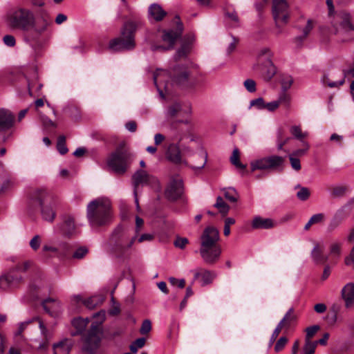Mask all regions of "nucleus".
Returning a JSON list of instances; mask_svg holds the SVG:
<instances>
[{"instance_id":"nucleus-35","label":"nucleus","mask_w":354,"mask_h":354,"mask_svg":"<svg viewBox=\"0 0 354 354\" xmlns=\"http://www.w3.org/2000/svg\"><path fill=\"white\" fill-rule=\"evenodd\" d=\"M343 243L339 241L332 242L329 245V254L335 259H339L342 253Z\"/></svg>"},{"instance_id":"nucleus-34","label":"nucleus","mask_w":354,"mask_h":354,"mask_svg":"<svg viewBox=\"0 0 354 354\" xmlns=\"http://www.w3.org/2000/svg\"><path fill=\"white\" fill-rule=\"evenodd\" d=\"M75 229V222L73 218L68 217L61 227L62 232L66 236H71L74 234Z\"/></svg>"},{"instance_id":"nucleus-14","label":"nucleus","mask_w":354,"mask_h":354,"mask_svg":"<svg viewBox=\"0 0 354 354\" xmlns=\"http://www.w3.org/2000/svg\"><path fill=\"white\" fill-rule=\"evenodd\" d=\"M191 114L192 108L189 105L183 106L178 102H174L168 106L166 115L168 118H175L178 116L185 117V120H179V122L184 123L185 124H189L191 123Z\"/></svg>"},{"instance_id":"nucleus-39","label":"nucleus","mask_w":354,"mask_h":354,"mask_svg":"<svg viewBox=\"0 0 354 354\" xmlns=\"http://www.w3.org/2000/svg\"><path fill=\"white\" fill-rule=\"evenodd\" d=\"M230 161L233 165L237 168L244 169L246 168V165L242 164L239 160V151L237 148L233 150L232 154L230 157Z\"/></svg>"},{"instance_id":"nucleus-16","label":"nucleus","mask_w":354,"mask_h":354,"mask_svg":"<svg viewBox=\"0 0 354 354\" xmlns=\"http://www.w3.org/2000/svg\"><path fill=\"white\" fill-rule=\"evenodd\" d=\"M200 254L206 263L212 265L219 259L221 254V248L219 245L203 247L200 248Z\"/></svg>"},{"instance_id":"nucleus-1","label":"nucleus","mask_w":354,"mask_h":354,"mask_svg":"<svg viewBox=\"0 0 354 354\" xmlns=\"http://www.w3.org/2000/svg\"><path fill=\"white\" fill-rule=\"evenodd\" d=\"M52 24V18L45 8L34 10L24 6L13 9L7 16V24L12 29L31 32L25 36L28 42H38L41 35L45 32Z\"/></svg>"},{"instance_id":"nucleus-54","label":"nucleus","mask_w":354,"mask_h":354,"mask_svg":"<svg viewBox=\"0 0 354 354\" xmlns=\"http://www.w3.org/2000/svg\"><path fill=\"white\" fill-rule=\"evenodd\" d=\"M151 330V322L149 319H145L140 328V333L142 335H146L149 333Z\"/></svg>"},{"instance_id":"nucleus-12","label":"nucleus","mask_w":354,"mask_h":354,"mask_svg":"<svg viewBox=\"0 0 354 354\" xmlns=\"http://www.w3.org/2000/svg\"><path fill=\"white\" fill-rule=\"evenodd\" d=\"M183 27L181 22H178L175 29L164 30L162 31V39L167 43V46L153 44L151 46L152 51H167L174 48L176 39L181 36Z\"/></svg>"},{"instance_id":"nucleus-46","label":"nucleus","mask_w":354,"mask_h":354,"mask_svg":"<svg viewBox=\"0 0 354 354\" xmlns=\"http://www.w3.org/2000/svg\"><path fill=\"white\" fill-rule=\"evenodd\" d=\"M146 339L144 337H140L136 339L130 345V350L133 353H136L139 348H142L145 344Z\"/></svg>"},{"instance_id":"nucleus-40","label":"nucleus","mask_w":354,"mask_h":354,"mask_svg":"<svg viewBox=\"0 0 354 354\" xmlns=\"http://www.w3.org/2000/svg\"><path fill=\"white\" fill-rule=\"evenodd\" d=\"M88 322L89 319L88 318L82 319L80 317L74 319L72 323L73 325L77 329V331L79 333H82L84 330Z\"/></svg>"},{"instance_id":"nucleus-20","label":"nucleus","mask_w":354,"mask_h":354,"mask_svg":"<svg viewBox=\"0 0 354 354\" xmlns=\"http://www.w3.org/2000/svg\"><path fill=\"white\" fill-rule=\"evenodd\" d=\"M343 75L342 80L337 82L331 81L327 76H324L322 79V83L330 88H337L342 86L345 82L346 77H354V66L349 69L343 70Z\"/></svg>"},{"instance_id":"nucleus-25","label":"nucleus","mask_w":354,"mask_h":354,"mask_svg":"<svg viewBox=\"0 0 354 354\" xmlns=\"http://www.w3.org/2000/svg\"><path fill=\"white\" fill-rule=\"evenodd\" d=\"M274 225L272 219L264 218L261 216L254 217L252 223V227L254 229H270Z\"/></svg>"},{"instance_id":"nucleus-13","label":"nucleus","mask_w":354,"mask_h":354,"mask_svg":"<svg viewBox=\"0 0 354 354\" xmlns=\"http://www.w3.org/2000/svg\"><path fill=\"white\" fill-rule=\"evenodd\" d=\"M184 193L183 179L178 175L170 178L165 189V198L170 201L180 198Z\"/></svg>"},{"instance_id":"nucleus-26","label":"nucleus","mask_w":354,"mask_h":354,"mask_svg":"<svg viewBox=\"0 0 354 354\" xmlns=\"http://www.w3.org/2000/svg\"><path fill=\"white\" fill-rule=\"evenodd\" d=\"M72 348L71 340L65 339L53 345V354H69Z\"/></svg>"},{"instance_id":"nucleus-4","label":"nucleus","mask_w":354,"mask_h":354,"mask_svg":"<svg viewBox=\"0 0 354 354\" xmlns=\"http://www.w3.org/2000/svg\"><path fill=\"white\" fill-rule=\"evenodd\" d=\"M189 72L184 66L176 65L169 71L158 69L153 74V82L161 97H164V91H169L167 79L178 85L185 84L189 77Z\"/></svg>"},{"instance_id":"nucleus-56","label":"nucleus","mask_w":354,"mask_h":354,"mask_svg":"<svg viewBox=\"0 0 354 354\" xmlns=\"http://www.w3.org/2000/svg\"><path fill=\"white\" fill-rule=\"evenodd\" d=\"M88 253V249L86 247H80L73 254L74 259H81Z\"/></svg>"},{"instance_id":"nucleus-27","label":"nucleus","mask_w":354,"mask_h":354,"mask_svg":"<svg viewBox=\"0 0 354 354\" xmlns=\"http://www.w3.org/2000/svg\"><path fill=\"white\" fill-rule=\"evenodd\" d=\"M42 306L46 313L54 316L59 308V303L53 299L48 298L43 301Z\"/></svg>"},{"instance_id":"nucleus-3","label":"nucleus","mask_w":354,"mask_h":354,"mask_svg":"<svg viewBox=\"0 0 354 354\" xmlns=\"http://www.w3.org/2000/svg\"><path fill=\"white\" fill-rule=\"evenodd\" d=\"M136 239V235L131 236L129 230L118 225L113 231L109 241L108 250L115 258L125 260L129 258V250Z\"/></svg>"},{"instance_id":"nucleus-7","label":"nucleus","mask_w":354,"mask_h":354,"mask_svg":"<svg viewBox=\"0 0 354 354\" xmlns=\"http://www.w3.org/2000/svg\"><path fill=\"white\" fill-rule=\"evenodd\" d=\"M137 24L129 21L124 24L120 35L109 41V48L113 51L132 50L136 47L135 34Z\"/></svg>"},{"instance_id":"nucleus-42","label":"nucleus","mask_w":354,"mask_h":354,"mask_svg":"<svg viewBox=\"0 0 354 354\" xmlns=\"http://www.w3.org/2000/svg\"><path fill=\"white\" fill-rule=\"evenodd\" d=\"M279 106L283 104L286 108H289L290 105V96L286 93L283 91L279 94L278 99L276 100Z\"/></svg>"},{"instance_id":"nucleus-2","label":"nucleus","mask_w":354,"mask_h":354,"mask_svg":"<svg viewBox=\"0 0 354 354\" xmlns=\"http://www.w3.org/2000/svg\"><path fill=\"white\" fill-rule=\"evenodd\" d=\"M328 10V20L331 24L330 31L339 42H347L354 39V25L351 16L345 11L334 13L333 0H326Z\"/></svg>"},{"instance_id":"nucleus-36","label":"nucleus","mask_w":354,"mask_h":354,"mask_svg":"<svg viewBox=\"0 0 354 354\" xmlns=\"http://www.w3.org/2000/svg\"><path fill=\"white\" fill-rule=\"evenodd\" d=\"M104 299L99 296H93L83 301L84 305L89 309H93L103 302Z\"/></svg>"},{"instance_id":"nucleus-60","label":"nucleus","mask_w":354,"mask_h":354,"mask_svg":"<svg viewBox=\"0 0 354 354\" xmlns=\"http://www.w3.org/2000/svg\"><path fill=\"white\" fill-rule=\"evenodd\" d=\"M288 342V339L286 337H281L277 342L274 346V351L276 352L281 351Z\"/></svg>"},{"instance_id":"nucleus-44","label":"nucleus","mask_w":354,"mask_h":354,"mask_svg":"<svg viewBox=\"0 0 354 354\" xmlns=\"http://www.w3.org/2000/svg\"><path fill=\"white\" fill-rule=\"evenodd\" d=\"M316 343L311 340H305V343L303 347L304 354H314L317 348Z\"/></svg>"},{"instance_id":"nucleus-10","label":"nucleus","mask_w":354,"mask_h":354,"mask_svg":"<svg viewBox=\"0 0 354 354\" xmlns=\"http://www.w3.org/2000/svg\"><path fill=\"white\" fill-rule=\"evenodd\" d=\"M29 263L24 262L16 266L10 270L6 274L0 277V288L4 290L8 288H15L23 281V277L20 272H26L29 268Z\"/></svg>"},{"instance_id":"nucleus-17","label":"nucleus","mask_w":354,"mask_h":354,"mask_svg":"<svg viewBox=\"0 0 354 354\" xmlns=\"http://www.w3.org/2000/svg\"><path fill=\"white\" fill-rule=\"evenodd\" d=\"M201 248L218 245L217 243L219 240L218 230L214 227H206L201 235Z\"/></svg>"},{"instance_id":"nucleus-33","label":"nucleus","mask_w":354,"mask_h":354,"mask_svg":"<svg viewBox=\"0 0 354 354\" xmlns=\"http://www.w3.org/2000/svg\"><path fill=\"white\" fill-rule=\"evenodd\" d=\"M326 220V216L324 213H318L313 214L306 224L304 225V230L308 231L313 225L322 224Z\"/></svg>"},{"instance_id":"nucleus-62","label":"nucleus","mask_w":354,"mask_h":354,"mask_svg":"<svg viewBox=\"0 0 354 354\" xmlns=\"http://www.w3.org/2000/svg\"><path fill=\"white\" fill-rule=\"evenodd\" d=\"M60 249L58 248V246L51 245L49 244H45L44 245L42 248V251L46 252H52L55 254H59Z\"/></svg>"},{"instance_id":"nucleus-58","label":"nucleus","mask_w":354,"mask_h":354,"mask_svg":"<svg viewBox=\"0 0 354 354\" xmlns=\"http://www.w3.org/2000/svg\"><path fill=\"white\" fill-rule=\"evenodd\" d=\"M226 17L232 22V26L234 27L238 26L239 24V17L235 12H227L225 13Z\"/></svg>"},{"instance_id":"nucleus-23","label":"nucleus","mask_w":354,"mask_h":354,"mask_svg":"<svg viewBox=\"0 0 354 354\" xmlns=\"http://www.w3.org/2000/svg\"><path fill=\"white\" fill-rule=\"evenodd\" d=\"M342 296L345 301L346 307H351L354 302V283H347L342 290Z\"/></svg>"},{"instance_id":"nucleus-52","label":"nucleus","mask_w":354,"mask_h":354,"mask_svg":"<svg viewBox=\"0 0 354 354\" xmlns=\"http://www.w3.org/2000/svg\"><path fill=\"white\" fill-rule=\"evenodd\" d=\"M283 131L279 129L277 131V149L281 150L283 146L290 140V138L288 137L284 140H282Z\"/></svg>"},{"instance_id":"nucleus-47","label":"nucleus","mask_w":354,"mask_h":354,"mask_svg":"<svg viewBox=\"0 0 354 354\" xmlns=\"http://www.w3.org/2000/svg\"><path fill=\"white\" fill-rule=\"evenodd\" d=\"M290 133L297 139L304 141L303 138L307 136V133H303L301 128L299 126H292L290 128Z\"/></svg>"},{"instance_id":"nucleus-53","label":"nucleus","mask_w":354,"mask_h":354,"mask_svg":"<svg viewBox=\"0 0 354 354\" xmlns=\"http://www.w3.org/2000/svg\"><path fill=\"white\" fill-rule=\"evenodd\" d=\"M312 28L313 26L310 23V21L308 20L307 24L306 25L305 28L303 30V35L301 36L297 37L295 38V40L301 43L304 40V39H305L308 36L309 32L311 31Z\"/></svg>"},{"instance_id":"nucleus-31","label":"nucleus","mask_w":354,"mask_h":354,"mask_svg":"<svg viewBox=\"0 0 354 354\" xmlns=\"http://www.w3.org/2000/svg\"><path fill=\"white\" fill-rule=\"evenodd\" d=\"M193 39H189L188 41L184 42L180 48L178 49L175 55L174 59L176 61L178 60L180 58L185 57L190 53L192 49Z\"/></svg>"},{"instance_id":"nucleus-30","label":"nucleus","mask_w":354,"mask_h":354,"mask_svg":"<svg viewBox=\"0 0 354 354\" xmlns=\"http://www.w3.org/2000/svg\"><path fill=\"white\" fill-rule=\"evenodd\" d=\"M311 257L315 263L319 264L324 263L328 259V257L323 255L322 249L318 243H316L312 250Z\"/></svg>"},{"instance_id":"nucleus-22","label":"nucleus","mask_w":354,"mask_h":354,"mask_svg":"<svg viewBox=\"0 0 354 354\" xmlns=\"http://www.w3.org/2000/svg\"><path fill=\"white\" fill-rule=\"evenodd\" d=\"M150 176L144 170H138L132 176L133 189L137 190L140 185H145L149 183Z\"/></svg>"},{"instance_id":"nucleus-24","label":"nucleus","mask_w":354,"mask_h":354,"mask_svg":"<svg viewBox=\"0 0 354 354\" xmlns=\"http://www.w3.org/2000/svg\"><path fill=\"white\" fill-rule=\"evenodd\" d=\"M216 274L214 272L207 270H201L200 271H196L194 274V279L196 280L198 278H201V286H205L207 284H209L212 282L213 279L215 278Z\"/></svg>"},{"instance_id":"nucleus-48","label":"nucleus","mask_w":354,"mask_h":354,"mask_svg":"<svg viewBox=\"0 0 354 354\" xmlns=\"http://www.w3.org/2000/svg\"><path fill=\"white\" fill-rule=\"evenodd\" d=\"M252 106L255 107L257 109L262 110L265 109V101L263 97H258L254 100H252L250 102L249 109H251Z\"/></svg>"},{"instance_id":"nucleus-49","label":"nucleus","mask_w":354,"mask_h":354,"mask_svg":"<svg viewBox=\"0 0 354 354\" xmlns=\"http://www.w3.org/2000/svg\"><path fill=\"white\" fill-rule=\"evenodd\" d=\"M293 83V78L290 75L283 76L281 79V84L283 91H287Z\"/></svg>"},{"instance_id":"nucleus-45","label":"nucleus","mask_w":354,"mask_h":354,"mask_svg":"<svg viewBox=\"0 0 354 354\" xmlns=\"http://www.w3.org/2000/svg\"><path fill=\"white\" fill-rule=\"evenodd\" d=\"M57 149L62 155H64L68 152V150L66 145V137L64 136H59L57 142Z\"/></svg>"},{"instance_id":"nucleus-32","label":"nucleus","mask_w":354,"mask_h":354,"mask_svg":"<svg viewBox=\"0 0 354 354\" xmlns=\"http://www.w3.org/2000/svg\"><path fill=\"white\" fill-rule=\"evenodd\" d=\"M296 319L297 316L294 313V308H290L285 314L283 319L279 322L278 325L281 326L282 328H288L292 322L296 321Z\"/></svg>"},{"instance_id":"nucleus-5","label":"nucleus","mask_w":354,"mask_h":354,"mask_svg":"<svg viewBox=\"0 0 354 354\" xmlns=\"http://www.w3.org/2000/svg\"><path fill=\"white\" fill-rule=\"evenodd\" d=\"M86 217L93 227L109 224L112 218L110 201L106 198H97L91 201L87 205Z\"/></svg>"},{"instance_id":"nucleus-37","label":"nucleus","mask_w":354,"mask_h":354,"mask_svg":"<svg viewBox=\"0 0 354 354\" xmlns=\"http://www.w3.org/2000/svg\"><path fill=\"white\" fill-rule=\"evenodd\" d=\"M214 207L217 208L223 216H225L230 209L229 205L224 202L223 199L221 196H218L216 198V202L214 205Z\"/></svg>"},{"instance_id":"nucleus-61","label":"nucleus","mask_w":354,"mask_h":354,"mask_svg":"<svg viewBox=\"0 0 354 354\" xmlns=\"http://www.w3.org/2000/svg\"><path fill=\"white\" fill-rule=\"evenodd\" d=\"M289 160L292 168L295 171H299L301 169V163L298 158H295L293 156L289 155Z\"/></svg>"},{"instance_id":"nucleus-18","label":"nucleus","mask_w":354,"mask_h":354,"mask_svg":"<svg viewBox=\"0 0 354 354\" xmlns=\"http://www.w3.org/2000/svg\"><path fill=\"white\" fill-rule=\"evenodd\" d=\"M183 138L181 136L178 138L174 139V140H176L178 142L176 144L172 143L169 145L166 153L167 158L175 164H187L186 161H183L182 160L181 153L178 146V143Z\"/></svg>"},{"instance_id":"nucleus-19","label":"nucleus","mask_w":354,"mask_h":354,"mask_svg":"<svg viewBox=\"0 0 354 354\" xmlns=\"http://www.w3.org/2000/svg\"><path fill=\"white\" fill-rule=\"evenodd\" d=\"M14 115L5 109H0V131L7 130L12 127Z\"/></svg>"},{"instance_id":"nucleus-41","label":"nucleus","mask_w":354,"mask_h":354,"mask_svg":"<svg viewBox=\"0 0 354 354\" xmlns=\"http://www.w3.org/2000/svg\"><path fill=\"white\" fill-rule=\"evenodd\" d=\"M225 198L232 203H235L239 198V194L234 188H228L224 190Z\"/></svg>"},{"instance_id":"nucleus-43","label":"nucleus","mask_w":354,"mask_h":354,"mask_svg":"<svg viewBox=\"0 0 354 354\" xmlns=\"http://www.w3.org/2000/svg\"><path fill=\"white\" fill-rule=\"evenodd\" d=\"M347 191V187L344 185L335 186L331 189V196L333 198H340L344 196Z\"/></svg>"},{"instance_id":"nucleus-63","label":"nucleus","mask_w":354,"mask_h":354,"mask_svg":"<svg viewBox=\"0 0 354 354\" xmlns=\"http://www.w3.org/2000/svg\"><path fill=\"white\" fill-rule=\"evenodd\" d=\"M58 248L60 249L59 254L66 255L70 250V245L66 242H61L58 245Z\"/></svg>"},{"instance_id":"nucleus-57","label":"nucleus","mask_w":354,"mask_h":354,"mask_svg":"<svg viewBox=\"0 0 354 354\" xmlns=\"http://www.w3.org/2000/svg\"><path fill=\"white\" fill-rule=\"evenodd\" d=\"M243 85L245 89L250 93H254L257 90L256 83L252 79H247L246 80H245L243 82Z\"/></svg>"},{"instance_id":"nucleus-55","label":"nucleus","mask_w":354,"mask_h":354,"mask_svg":"<svg viewBox=\"0 0 354 354\" xmlns=\"http://www.w3.org/2000/svg\"><path fill=\"white\" fill-rule=\"evenodd\" d=\"M6 173L2 163H0V192L6 187Z\"/></svg>"},{"instance_id":"nucleus-64","label":"nucleus","mask_w":354,"mask_h":354,"mask_svg":"<svg viewBox=\"0 0 354 354\" xmlns=\"http://www.w3.org/2000/svg\"><path fill=\"white\" fill-rule=\"evenodd\" d=\"M187 243L188 239L187 238L178 237L174 244L176 248L183 249Z\"/></svg>"},{"instance_id":"nucleus-29","label":"nucleus","mask_w":354,"mask_h":354,"mask_svg":"<svg viewBox=\"0 0 354 354\" xmlns=\"http://www.w3.org/2000/svg\"><path fill=\"white\" fill-rule=\"evenodd\" d=\"M261 73L266 79L270 80L276 73V69L270 59L268 58L263 66H260Z\"/></svg>"},{"instance_id":"nucleus-6","label":"nucleus","mask_w":354,"mask_h":354,"mask_svg":"<svg viewBox=\"0 0 354 354\" xmlns=\"http://www.w3.org/2000/svg\"><path fill=\"white\" fill-rule=\"evenodd\" d=\"M28 206L39 207L44 220L53 222L55 217V203L51 194L46 189H38L32 192L28 199Z\"/></svg>"},{"instance_id":"nucleus-15","label":"nucleus","mask_w":354,"mask_h":354,"mask_svg":"<svg viewBox=\"0 0 354 354\" xmlns=\"http://www.w3.org/2000/svg\"><path fill=\"white\" fill-rule=\"evenodd\" d=\"M272 15L277 26L286 24L289 17V6L286 0H273Z\"/></svg>"},{"instance_id":"nucleus-38","label":"nucleus","mask_w":354,"mask_h":354,"mask_svg":"<svg viewBox=\"0 0 354 354\" xmlns=\"http://www.w3.org/2000/svg\"><path fill=\"white\" fill-rule=\"evenodd\" d=\"M295 189L299 188V190L297 192V197L301 201H305L308 199L310 196V192L308 187H301L300 185H297L295 187Z\"/></svg>"},{"instance_id":"nucleus-9","label":"nucleus","mask_w":354,"mask_h":354,"mask_svg":"<svg viewBox=\"0 0 354 354\" xmlns=\"http://www.w3.org/2000/svg\"><path fill=\"white\" fill-rule=\"evenodd\" d=\"M133 155L127 150L118 149L107 160L108 166L116 174H124L133 162Z\"/></svg>"},{"instance_id":"nucleus-8","label":"nucleus","mask_w":354,"mask_h":354,"mask_svg":"<svg viewBox=\"0 0 354 354\" xmlns=\"http://www.w3.org/2000/svg\"><path fill=\"white\" fill-rule=\"evenodd\" d=\"M105 311L102 310L94 314L93 317L97 320L93 322L91 328L84 338L82 351L86 354H95L100 346L102 330V324L105 320Z\"/></svg>"},{"instance_id":"nucleus-21","label":"nucleus","mask_w":354,"mask_h":354,"mask_svg":"<svg viewBox=\"0 0 354 354\" xmlns=\"http://www.w3.org/2000/svg\"><path fill=\"white\" fill-rule=\"evenodd\" d=\"M148 14L149 19L160 21L166 16L167 12L162 9L160 5L152 3L149 7Z\"/></svg>"},{"instance_id":"nucleus-51","label":"nucleus","mask_w":354,"mask_h":354,"mask_svg":"<svg viewBox=\"0 0 354 354\" xmlns=\"http://www.w3.org/2000/svg\"><path fill=\"white\" fill-rule=\"evenodd\" d=\"M41 243V237L38 234L35 235L30 239V241L29 242L30 247L34 251H37L40 248Z\"/></svg>"},{"instance_id":"nucleus-11","label":"nucleus","mask_w":354,"mask_h":354,"mask_svg":"<svg viewBox=\"0 0 354 354\" xmlns=\"http://www.w3.org/2000/svg\"><path fill=\"white\" fill-rule=\"evenodd\" d=\"M284 162L282 156L273 155L263 157L250 162L251 171L255 170H279Z\"/></svg>"},{"instance_id":"nucleus-28","label":"nucleus","mask_w":354,"mask_h":354,"mask_svg":"<svg viewBox=\"0 0 354 354\" xmlns=\"http://www.w3.org/2000/svg\"><path fill=\"white\" fill-rule=\"evenodd\" d=\"M343 220L344 216L342 211H337L330 220L327 226V231L328 232L335 231L340 226Z\"/></svg>"},{"instance_id":"nucleus-50","label":"nucleus","mask_w":354,"mask_h":354,"mask_svg":"<svg viewBox=\"0 0 354 354\" xmlns=\"http://www.w3.org/2000/svg\"><path fill=\"white\" fill-rule=\"evenodd\" d=\"M319 329L320 326L319 325H313L306 328L305 340H310Z\"/></svg>"},{"instance_id":"nucleus-59","label":"nucleus","mask_w":354,"mask_h":354,"mask_svg":"<svg viewBox=\"0 0 354 354\" xmlns=\"http://www.w3.org/2000/svg\"><path fill=\"white\" fill-rule=\"evenodd\" d=\"M302 145L304 147V149L295 150L290 155L295 158L304 155L309 149V145L305 141H302Z\"/></svg>"}]
</instances>
